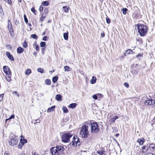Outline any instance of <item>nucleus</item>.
<instances>
[{
    "label": "nucleus",
    "mask_w": 155,
    "mask_h": 155,
    "mask_svg": "<svg viewBox=\"0 0 155 155\" xmlns=\"http://www.w3.org/2000/svg\"><path fill=\"white\" fill-rule=\"evenodd\" d=\"M137 29L140 36L144 37L145 36L148 30L146 25L143 24H138L137 25Z\"/></svg>",
    "instance_id": "obj_1"
},
{
    "label": "nucleus",
    "mask_w": 155,
    "mask_h": 155,
    "mask_svg": "<svg viewBox=\"0 0 155 155\" xmlns=\"http://www.w3.org/2000/svg\"><path fill=\"white\" fill-rule=\"evenodd\" d=\"M89 121L84 123L80 131V134L83 137L86 138L88 137L89 132L88 130Z\"/></svg>",
    "instance_id": "obj_2"
},
{
    "label": "nucleus",
    "mask_w": 155,
    "mask_h": 155,
    "mask_svg": "<svg viewBox=\"0 0 155 155\" xmlns=\"http://www.w3.org/2000/svg\"><path fill=\"white\" fill-rule=\"evenodd\" d=\"M73 134L69 132L64 133L62 136V141L65 143L69 142Z\"/></svg>",
    "instance_id": "obj_3"
},
{
    "label": "nucleus",
    "mask_w": 155,
    "mask_h": 155,
    "mask_svg": "<svg viewBox=\"0 0 155 155\" xmlns=\"http://www.w3.org/2000/svg\"><path fill=\"white\" fill-rule=\"evenodd\" d=\"M89 122L88 125L91 126V132L92 133H97L100 130L98 125L96 122L91 123Z\"/></svg>",
    "instance_id": "obj_4"
},
{
    "label": "nucleus",
    "mask_w": 155,
    "mask_h": 155,
    "mask_svg": "<svg viewBox=\"0 0 155 155\" xmlns=\"http://www.w3.org/2000/svg\"><path fill=\"white\" fill-rule=\"evenodd\" d=\"M135 11L132 14L133 18L135 19H138L141 17V15L140 14V10L137 7H134Z\"/></svg>",
    "instance_id": "obj_5"
},
{
    "label": "nucleus",
    "mask_w": 155,
    "mask_h": 155,
    "mask_svg": "<svg viewBox=\"0 0 155 155\" xmlns=\"http://www.w3.org/2000/svg\"><path fill=\"white\" fill-rule=\"evenodd\" d=\"M75 144L76 146H79L81 144L79 138L76 136H74L73 137L72 143V146H74Z\"/></svg>",
    "instance_id": "obj_6"
},
{
    "label": "nucleus",
    "mask_w": 155,
    "mask_h": 155,
    "mask_svg": "<svg viewBox=\"0 0 155 155\" xmlns=\"http://www.w3.org/2000/svg\"><path fill=\"white\" fill-rule=\"evenodd\" d=\"M144 104L146 105H154L155 102L152 99L150 98L149 100H146L144 102Z\"/></svg>",
    "instance_id": "obj_7"
},
{
    "label": "nucleus",
    "mask_w": 155,
    "mask_h": 155,
    "mask_svg": "<svg viewBox=\"0 0 155 155\" xmlns=\"http://www.w3.org/2000/svg\"><path fill=\"white\" fill-rule=\"evenodd\" d=\"M3 70L4 72L7 75H10L11 74V72L8 66H4L3 68Z\"/></svg>",
    "instance_id": "obj_8"
},
{
    "label": "nucleus",
    "mask_w": 155,
    "mask_h": 155,
    "mask_svg": "<svg viewBox=\"0 0 155 155\" xmlns=\"http://www.w3.org/2000/svg\"><path fill=\"white\" fill-rule=\"evenodd\" d=\"M56 147L58 154L64 151L65 149V148L62 146L58 145Z\"/></svg>",
    "instance_id": "obj_9"
},
{
    "label": "nucleus",
    "mask_w": 155,
    "mask_h": 155,
    "mask_svg": "<svg viewBox=\"0 0 155 155\" xmlns=\"http://www.w3.org/2000/svg\"><path fill=\"white\" fill-rule=\"evenodd\" d=\"M118 118L119 117L117 116L114 117H111L109 120V123L110 124L114 123L115 120Z\"/></svg>",
    "instance_id": "obj_10"
},
{
    "label": "nucleus",
    "mask_w": 155,
    "mask_h": 155,
    "mask_svg": "<svg viewBox=\"0 0 155 155\" xmlns=\"http://www.w3.org/2000/svg\"><path fill=\"white\" fill-rule=\"evenodd\" d=\"M50 151L52 154L53 155H55L56 154L58 155L56 147L51 148L50 149Z\"/></svg>",
    "instance_id": "obj_11"
},
{
    "label": "nucleus",
    "mask_w": 155,
    "mask_h": 155,
    "mask_svg": "<svg viewBox=\"0 0 155 155\" xmlns=\"http://www.w3.org/2000/svg\"><path fill=\"white\" fill-rule=\"evenodd\" d=\"M6 54L8 58L10 60L12 61H14V59L13 56L11 55L10 53L9 52H7L6 53Z\"/></svg>",
    "instance_id": "obj_12"
},
{
    "label": "nucleus",
    "mask_w": 155,
    "mask_h": 155,
    "mask_svg": "<svg viewBox=\"0 0 155 155\" xmlns=\"http://www.w3.org/2000/svg\"><path fill=\"white\" fill-rule=\"evenodd\" d=\"M145 140L143 138H142L140 139H138L137 140V142L140 145H143L144 142Z\"/></svg>",
    "instance_id": "obj_13"
},
{
    "label": "nucleus",
    "mask_w": 155,
    "mask_h": 155,
    "mask_svg": "<svg viewBox=\"0 0 155 155\" xmlns=\"http://www.w3.org/2000/svg\"><path fill=\"white\" fill-rule=\"evenodd\" d=\"M10 22V20H8V29L9 32H11L13 31V30L12 29V26L11 23H10V25H9V22Z\"/></svg>",
    "instance_id": "obj_14"
},
{
    "label": "nucleus",
    "mask_w": 155,
    "mask_h": 155,
    "mask_svg": "<svg viewBox=\"0 0 155 155\" xmlns=\"http://www.w3.org/2000/svg\"><path fill=\"white\" fill-rule=\"evenodd\" d=\"M17 141L16 140L14 139H11L9 141V143L10 145L13 146L17 144Z\"/></svg>",
    "instance_id": "obj_15"
},
{
    "label": "nucleus",
    "mask_w": 155,
    "mask_h": 155,
    "mask_svg": "<svg viewBox=\"0 0 155 155\" xmlns=\"http://www.w3.org/2000/svg\"><path fill=\"white\" fill-rule=\"evenodd\" d=\"M97 153L100 155H106V152L104 150H98L97 151Z\"/></svg>",
    "instance_id": "obj_16"
},
{
    "label": "nucleus",
    "mask_w": 155,
    "mask_h": 155,
    "mask_svg": "<svg viewBox=\"0 0 155 155\" xmlns=\"http://www.w3.org/2000/svg\"><path fill=\"white\" fill-rule=\"evenodd\" d=\"M24 51V49L21 47H18L17 48V52L19 54L22 53Z\"/></svg>",
    "instance_id": "obj_17"
},
{
    "label": "nucleus",
    "mask_w": 155,
    "mask_h": 155,
    "mask_svg": "<svg viewBox=\"0 0 155 155\" xmlns=\"http://www.w3.org/2000/svg\"><path fill=\"white\" fill-rule=\"evenodd\" d=\"M55 98L58 101H61L62 100V96L59 94H58L56 96Z\"/></svg>",
    "instance_id": "obj_18"
},
{
    "label": "nucleus",
    "mask_w": 155,
    "mask_h": 155,
    "mask_svg": "<svg viewBox=\"0 0 155 155\" xmlns=\"http://www.w3.org/2000/svg\"><path fill=\"white\" fill-rule=\"evenodd\" d=\"M96 78L94 76H93L92 78L90 81V83L92 84H94L96 82Z\"/></svg>",
    "instance_id": "obj_19"
},
{
    "label": "nucleus",
    "mask_w": 155,
    "mask_h": 155,
    "mask_svg": "<svg viewBox=\"0 0 155 155\" xmlns=\"http://www.w3.org/2000/svg\"><path fill=\"white\" fill-rule=\"evenodd\" d=\"M77 105V104L76 103H73L69 105V107L71 108H75Z\"/></svg>",
    "instance_id": "obj_20"
},
{
    "label": "nucleus",
    "mask_w": 155,
    "mask_h": 155,
    "mask_svg": "<svg viewBox=\"0 0 155 155\" xmlns=\"http://www.w3.org/2000/svg\"><path fill=\"white\" fill-rule=\"evenodd\" d=\"M63 37L65 40H68V32L64 33L63 34Z\"/></svg>",
    "instance_id": "obj_21"
},
{
    "label": "nucleus",
    "mask_w": 155,
    "mask_h": 155,
    "mask_svg": "<svg viewBox=\"0 0 155 155\" xmlns=\"http://www.w3.org/2000/svg\"><path fill=\"white\" fill-rule=\"evenodd\" d=\"M69 7L68 6H64L63 7V10L66 12H68Z\"/></svg>",
    "instance_id": "obj_22"
},
{
    "label": "nucleus",
    "mask_w": 155,
    "mask_h": 155,
    "mask_svg": "<svg viewBox=\"0 0 155 155\" xmlns=\"http://www.w3.org/2000/svg\"><path fill=\"white\" fill-rule=\"evenodd\" d=\"M131 72L134 74H137L138 72V70L137 69H133L131 71Z\"/></svg>",
    "instance_id": "obj_23"
},
{
    "label": "nucleus",
    "mask_w": 155,
    "mask_h": 155,
    "mask_svg": "<svg viewBox=\"0 0 155 155\" xmlns=\"http://www.w3.org/2000/svg\"><path fill=\"white\" fill-rule=\"evenodd\" d=\"M55 106H53L51 107L50 108L48 109L47 110V112H51V111L53 110L55 108Z\"/></svg>",
    "instance_id": "obj_24"
},
{
    "label": "nucleus",
    "mask_w": 155,
    "mask_h": 155,
    "mask_svg": "<svg viewBox=\"0 0 155 155\" xmlns=\"http://www.w3.org/2000/svg\"><path fill=\"white\" fill-rule=\"evenodd\" d=\"M11 74L10 75H7V76H6L5 77L6 80L8 82L10 81L11 80Z\"/></svg>",
    "instance_id": "obj_25"
},
{
    "label": "nucleus",
    "mask_w": 155,
    "mask_h": 155,
    "mask_svg": "<svg viewBox=\"0 0 155 155\" xmlns=\"http://www.w3.org/2000/svg\"><path fill=\"white\" fill-rule=\"evenodd\" d=\"M58 79V77L57 76L54 77L52 78V81L53 83L56 82Z\"/></svg>",
    "instance_id": "obj_26"
},
{
    "label": "nucleus",
    "mask_w": 155,
    "mask_h": 155,
    "mask_svg": "<svg viewBox=\"0 0 155 155\" xmlns=\"http://www.w3.org/2000/svg\"><path fill=\"white\" fill-rule=\"evenodd\" d=\"M35 45V46H36L35 49L36 50L38 51H39V47L38 45H37V43L36 42H35L33 44V46Z\"/></svg>",
    "instance_id": "obj_27"
},
{
    "label": "nucleus",
    "mask_w": 155,
    "mask_h": 155,
    "mask_svg": "<svg viewBox=\"0 0 155 155\" xmlns=\"http://www.w3.org/2000/svg\"><path fill=\"white\" fill-rule=\"evenodd\" d=\"M42 5L44 6H47L49 5V2L48 1H44L42 2Z\"/></svg>",
    "instance_id": "obj_28"
},
{
    "label": "nucleus",
    "mask_w": 155,
    "mask_h": 155,
    "mask_svg": "<svg viewBox=\"0 0 155 155\" xmlns=\"http://www.w3.org/2000/svg\"><path fill=\"white\" fill-rule=\"evenodd\" d=\"M133 53V51L132 50L130 49H129L126 51L125 55H126V54H132Z\"/></svg>",
    "instance_id": "obj_29"
},
{
    "label": "nucleus",
    "mask_w": 155,
    "mask_h": 155,
    "mask_svg": "<svg viewBox=\"0 0 155 155\" xmlns=\"http://www.w3.org/2000/svg\"><path fill=\"white\" fill-rule=\"evenodd\" d=\"M45 83L48 85H50L51 83V81L50 79H47L45 80Z\"/></svg>",
    "instance_id": "obj_30"
},
{
    "label": "nucleus",
    "mask_w": 155,
    "mask_h": 155,
    "mask_svg": "<svg viewBox=\"0 0 155 155\" xmlns=\"http://www.w3.org/2000/svg\"><path fill=\"white\" fill-rule=\"evenodd\" d=\"M62 110L64 113H67L68 112V110L66 107H63L62 108Z\"/></svg>",
    "instance_id": "obj_31"
},
{
    "label": "nucleus",
    "mask_w": 155,
    "mask_h": 155,
    "mask_svg": "<svg viewBox=\"0 0 155 155\" xmlns=\"http://www.w3.org/2000/svg\"><path fill=\"white\" fill-rule=\"evenodd\" d=\"M69 69H71V68H70L68 66H64V69L65 71H69L70 70Z\"/></svg>",
    "instance_id": "obj_32"
},
{
    "label": "nucleus",
    "mask_w": 155,
    "mask_h": 155,
    "mask_svg": "<svg viewBox=\"0 0 155 155\" xmlns=\"http://www.w3.org/2000/svg\"><path fill=\"white\" fill-rule=\"evenodd\" d=\"M37 71L39 72L42 73H44V70L42 68H39L37 69Z\"/></svg>",
    "instance_id": "obj_33"
},
{
    "label": "nucleus",
    "mask_w": 155,
    "mask_h": 155,
    "mask_svg": "<svg viewBox=\"0 0 155 155\" xmlns=\"http://www.w3.org/2000/svg\"><path fill=\"white\" fill-rule=\"evenodd\" d=\"M40 46L41 47H45L46 45V43L45 42L42 41L40 43Z\"/></svg>",
    "instance_id": "obj_34"
},
{
    "label": "nucleus",
    "mask_w": 155,
    "mask_h": 155,
    "mask_svg": "<svg viewBox=\"0 0 155 155\" xmlns=\"http://www.w3.org/2000/svg\"><path fill=\"white\" fill-rule=\"evenodd\" d=\"M123 13L124 15H125L127 13V8H123L122 9Z\"/></svg>",
    "instance_id": "obj_35"
},
{
    "label": "nucleus",
    "mask_w": 155,
    "mask_h": 155,
    "mask_svg": "<svg viewBox=\"0 0 155 155\" xmlns=\"http://www.w3.org/2000/svg\"><path fill=\"white\" fill-rule=\"evenodd\" d=\"M45 15L44 13H43L42 15V16L40 18V20L42 21H43L45 20Z\"/></svg>",
    "instance_id": "obj_36"
},
{
    "label": "nucleus",
    "mask_w": 155,
    "mask_h": 155,
    "mask_svg": "<svg viewBox=\"0 0 155 155\" xmlns=\"http://www.w3.org/2000/svg\"><path fill=\"white\" fill-rule=\"evenodd\" d=\"M23 47L25 48H26L28 47L27 44L26 42V41H25L24 42L23 45Z\"/></svg>",
    "instance_id": "obj_37"
},
{
    "label": "nucleus",
    "mask_w": 155,
    "mask_h": 155,
    "mask_svg": "<svg viewBox=\"0 0 155 155\" xmlns=\"http://www.w3.org/2000/svg\"><path fill=\"white\" fill-rule=\"evenodd\" d=\"M44 14H47L48 13V8H45V7H44Z\"/></svg>",
    "instance_id": "obj_38"
},
{
    "label": "nucleus",
    "mask_w": 155,
    "mask_h": 155,
    "mask_svg": "<svg viewBox=\"0 0 155 155\" xmlns=\"http://www.w3.org/2000/svg\"><path fill=\"white\" fill-rule=\"evenodd\" d=\"M31 71L30 69H28L25 72V74L26 75H28L31 73Z\"/></svg>",
    "instance_id": "obj_39"
},
{
    "label": "nucleus",
    "mask_w": 155,
    "mask_h": 155,
    "mask_svg": "<svg viewBox=\"0 0 155 155\" xmlns=\"http://www.w3.org/2000/svg\"><path fill=\"white\" fill-rule=\"evenodd\" d=\"M15 117V115L14 114L12 115L8 119L6 120L5 122H6L7 120L11 119L12 118H14Z\"/></svg>",
    "instance_id": "obj_40"
},
{
    "label": "nucleus",
    "mask_w": 155,
    "mask_h": 155,
    "mask_svg": "<svg viewBox=\"0 0 155 155\" xmlns=\"http://www.w3.org/2000/svg\"><path fill=\"white\" fill-rule=\"evenodd\" d=\"M31 37L32 38H33L36 39H37V36L35 34L31 35Z\"/></svg>",
    "instance_id": "obj_41"
},
{
    "label": "nucleus",
    "mask_w": 155,
    "mask_h": 155,
    "mask_svg": "<svg viewBox=\"0 0 155 155\" xmlns=\"http://www.w3.org/2000/svg\"><path fill=\"white\" fill-rule=\"evenodd\" d=\"M24 143H19L18 145V148H21L23 146Z\"/></svg>",
    "instance_id": "obj_42"
},
{
    "label": "nucleus",
    "mask_w": 155,
    "mask_h": 155,
    "mask_svg": "<svg viewBox=\"0 0 155 155\" xmlns=\"http://www.w3.org/2000/svg\"><path fill=\"white\" fill-rule=\"evenodd\" d=\"M24 17L25 21V23L26 24H27L28 22V21L27 18L26 16V15H24Z\"/></svg>",
    "instance_id": "obj_43"
},
{
    "label": "nucleus",
    "mask_w": 155,
    "mask_h": 155,
    "mask_svg": "<svg viewBox=\"0 0 155 155\" xmlns=\"http://www.w3.org/2000/svg\"><path fill=\"white\" fill-rule=\"evenodd\" d=\"M106 22L107 24H109L110 23V20L107 17L106 18Z\"/></svg>",
    "instance_id": "obj_44"
},
{
    "label": "nucleus",
    "mask_w": 155,
    "mask_h": 155,
    "mask_svg": "<svg viewBox=\"0 0 155 155\" xmlns=\"http://www.w3.org/2000/svg\"><path fill=\"white\" fill-rule=\"evenodd\" d=\"M31 11L33 12L35 15H36V14L35 13L36 12V10L34 8L32 7L31 8Z\"/></svg>",
    "instance_id": "obj_45"
},
{
    "label": "nucleus",
    "mask_w": 155,
    "mask_h": 155,
    "mask_svg": "<svg viewBox=\"0 0 155 155\" xmlns=\"http://www.w3.org/2000/svg\"><path fill=\"white\" fill-rule=\"evenodd\" d=\"M149 147L153 149L155 147V145L153 144H150L149 146Z\"/></svg>",
    "instance_id": "obj_46"
},
{
    "label": "nucleus",
    "mask_w": 155,
    "mask_h": 155,
    "mask_svg": "<svg viewBox=\"0 0 155 155\" xmlns=\"http://www.w3.org/2000/svg\"><path fill=\"white\" fill-rule=\"evenodd\" d=\"M44 8L43 7H42L41 6L39 8V11L40 12H41L43 10H44Z\"/></svg>",
    "instance_id": "obj_47"
},
{
    "label": "nucleus",
    "mask_w": 155,
    "mask_h": 155,
    "mask_svg": "<svg viewBox=\"0 0 155 155\" xmlns=\"http://www.w3.org/2000/svg\"><path fill=\"white\" fill-rule=\"evenodd\" d=\"M92 97L95 100H97V96L96 94L93 95Z\"/></svg>",
    "instance_id": "obj_48"
},
{
    "label": "nucleus",
    "mask_w": 155,
    "mask_h": 155,
    "mask_svg": "<svg viewBox=\"0 0 155 155\" xmlns=\"http://www.w3.org/2000/svg\"><path fill=\"white\" fill-rule=\"evenodd\" d=\"M124 85L126 87H128L129 86V84L128 83L126 82L124 83Z\"/></svg>",
    "instance_id": "obj_49"
},
{
    "label": "nucleus",
    "mask_w": 155,
    "mask_h": 155,
    "mask_svg": "<svg viewBox=\"0 0 155 155\" xmlns=\"http://www.w3.org/2000/svg\"><path fill=\"white\" fill-rule=\"evenodd\" d=\"M3 97V94L0 95V101H1Z\"/></svg>",
    "instance_id": "obj_50"
},
{
    "label": "nucleus",
    "mask_w": 155,
    "mask_h": 155,
    "mask_svg": "<svg viewBox=\"0 0 155 155\" xmlns=\"http://www.w3.org/2000/svg\"><path fill=\"white\" fill-rule=\"evenodd\" d=\"M48 38V37L47 36H45L43 37V40L45 41H46Z\"/></svg>",
    "instance_id": "obj_51"
},
{
    "label": "nucleus",
    "mask_w": 155,
    "mask_h": 155,
    "mask_svg": "<svg viewBox=\"0 0 155 155\" xmlns=\"http://www.w3.org/2000/svg\"><path fill=\"white\" fill-rule=\"evenodd\" d=\"M101 36L102 37H104L105 34L104 32H102L101 34Z\"/></svg>",
    "instance_id": "obj_52"
},
{
    "label": "nucleus",
    "mask_w": 155,
    "mask_h": 155,
    "mask_svg": "<svg viewBox=\"0 0 155 155\" xmlns=\"http://www.w3.org/2000/svg\"><path fill=\"white\" fill-rule=\"evenodd\" d=\"M35 120L37 122L36 123H35V124L36 123H39L40 121V120L39 119H38L36 120Z\"/></svg>",
    "instance_id": "obj_53"
},
{
    "label": "nucleus",
    "mask_w": 155,
    "mask_h": 155,
    "mask_svg": "<svg viewBox=\"0 0 155 155\" xmlns=\"http://www.w3.org/2000/svg\"><path fill=\"white\" fill-rule=\"evenodd\" d=\"M45 48H43L42 49H41V51L43 54H44L45 52Z\"/></svg>",
    "instance_id": "obj_54"
},
{
    "label": "nucleus",
    "mask_w": 155,
    "mask_h": 155,
    "mask_svg": "<svg viewBox=\"0 0 155 155\" xmlns=\"http://www.w3.org/2000/svg\"><path fill=\"white\" fill-rule=\"evenodd\" d=\"M6 1H7L8 3L9 4L12 3V1L11 0H7Z\"/></svg>",
    "instance_id": "obj_55"
},
{
    "label": "nucleus",
    "mask_w": 155,
    "mask_h": 155,
    "mask_svg": "<svg viewBox=\"0 0 155 155\" xmlns=\"http://www.w3.org/2000/svg\"><path fill=\"white\" fill-rule=\"evenodd\" d=\"M146 147L145 146H144L142 147V150H146Z\"/></svg>",
    "instance_id": "obj_56"
},
{
    "label": "nucleus",
    "mask_w": 155,
    "mask_h": 155,
    "mask_svg": "<svg viewBox=\"0 0 155 155\" xmlns=\"http://www.w3.org/2000/svg\"><path fill=\"white\" fill-rule=\"evenodd\" d=\"M143 55V54H138L137 55V57L138 58H139L140 56Z\"/></svg>",
    "instance_id": "obj_57"
},
{
    "label": "nucleus",
    "mask_w": 155,
    "mask_h": 155,
    "mask_svg": "<svg viewBox=\"0 0 155 155\" xmlns=\"http://www.w3.org/2000/svg\"><path fill=\"white\" fill-rule=\"evenodd\" d=\"M97 95L98 96H100V97H103V95L102 94H97Z\"/></svg>",
    "instance_id": "obj_58"
},
{
    "label": "nucleus",
    "mask_w": 155,
    "mask_h": 155,
    "mask_svg": "<svg viewBox=\"0 0 155 155\" xmlns=\"http://www.w3.org/2000/svg\"><path fill=\"white\" fill-rule=\"evenodd\" d=\"M27 142V140L26 139H25V140H24L23 141H22V142H21L22 143H24H24H26Z\"/></svg>",
    "instance_id": "obj_59"
},
{
    "label": "nucleus",
    "mask_w": 155,
    "mask_h": 155,
    "mask_svg": "<svg viewBox=\"0 0 155 155\" xmlns=\"http://www.w3.org/2000/svg\"><path fill=\"white\" fill-rule=\"evenodd\" d=\"M114 130H115V132H117V131L118 130H117V127H114Z\"/></svg>",
    "instance_id": "obj_60"
},
{
    "label": "nucleus",
    "mask_w": 155,
    "mask_h": 155,
    "mask_svg": "<svg viewBox=\"0 0 155 155\" xmlns=\"http://www.w3.org/2000/svg\"><path fill=\"white\" fill-rule=\"evenodd\" d=\"M22 138H24V137H23V136L22 135H21V140H21V142H22Z\"/></svg>",
    "instance_id": "obj_61"
},
{
    "label": "nucleus",
    "mask_w": 155,
    "mask_h": 155,
    "mask_svg": "<svg viewBox=\"0 0 155 155\" xmlns=\"http://www.w3.org/2000/svg\"><path fill=\"white\" fill-rule=\"evenodd\" d=\"M149 147H146V151H147L149 149Z\"/></svg>",
    "instance_id": "obj_62"
},
{
    "label": "nucleus",
    "mask_w": 155,
    "mask_h": 155,
    "mask_svg": "<svg viewBox=\"0 0 155 155\" xmlns=\"http://www.w3.org/2000/svg\"><path fill=\"white\" fill-rule=\"evenodd\" d=\"M119 135V134H116L115 135V136L116 137H118Z\"/></svg>",
    "instance_id": "obj_63"
},
{
    "label": "nucleus",
    "mask_w": 155,
    "mask_h": 155,
    "mask_svg": "<svg viewBox=\"0 0 155 155\" xmlns=\"http://www.w3.org/2000/svg\"><path fill=\"white\" fill-rule=\"evenodd\" d=\"M20 155H28L25 153H21Z\"/></svg>",
    "instance_id": "obj_64"
}]
</instances>
